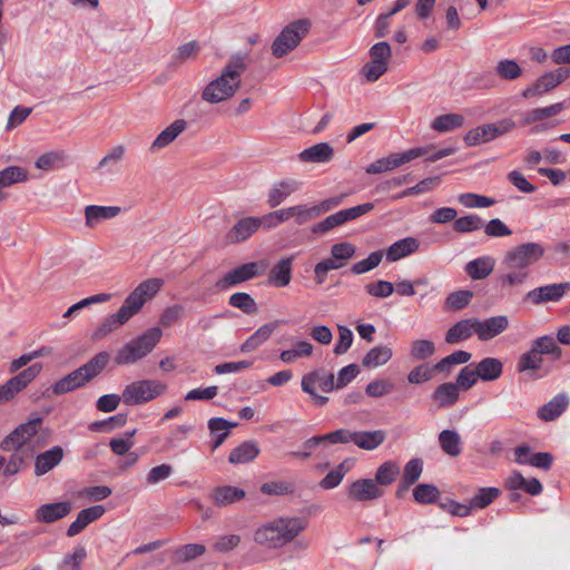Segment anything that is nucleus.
<instances>
[{"mask_svg":"<svg viewBox=\"0 0 570 570\" xmlns=\"http://www.w3.org/2000/svg\"><path fill=\"white\" fill-rule=\"evenodd\" d=\"M248 60L247 52L233 55L223 68L220 76L203 89V100L218 104L233 97L240 87V76L247 69Z\"/></svg>","mask_w":570,"mask_h":570,"instance_id":"obj_1","label":"nucleus"},{"mask_svg":"<svg viewBox=\"0 0 570 570\" xmlns=\"http://www.w3.org/2000/svg\"><path fill=\"white\" fill-rule=\"evenodd\" d=\"M544 253V247L539 243H524L509 250L502 262L509 272L501 281L510 286L522 284L529 275V266L539 262Z\"/></svg>","mask_w":570,"mask_h":570,"instance_id":"obj_2","label":"nucleus"},{"mask_svg":"<svg viewBox=\"0 0 570 570\" xmlns=\"http://www.w3.org/2000/svg\"><path fill=\"white\" fill-rule=\"evenodd\" d=\"M307 527L301 518H278L262 524L254 533V541L269 549H277L293 541Z\"/></svg>","mask_w":570,"mask_h":570,"instance_id":"obj_3","label":"nucleus"},{"mask_svg":"<svg viewBox=\"0 0 570 570\" xmlns=\"http://www.w3.org/2000/svg\"><path fill=\"white\" fill-rule=\"evenodd\" d=\"M109 360L108 352L97 353L87 363L57 381L52 386V393L61 395L82 387L102 372Z\"/></svg>","mask_w":570,"mask_h":570,"instance_id":"obj_4","label":"nucleus"},{"mask_svg":"<svg viewBox=\"0 0 570 570\" xmlns=\"http://www.w3.org/2000/svg\"><path fill=\"white\" fill-rule=\"evenodd\" d=\"M163 332L158 326L150 327L144 334L126 343L115 355L118 365L134 364L146 357L159 343Z\"/></svg>","mask_w":570,"mask_h":570,"instance_id":"obj_5","label":"nucleus"},{"mask_svg":"<svg viewBox=\"0 0 570 570\" xmlns=\"http://www.w3.org/2000/svg\"><path fill=\"white\" fill-rule=\"evenodd\" d=\"M312 27L308 19H298L287 24L272 43V55L283 58L294 50L307 36Z\"/></svg>","mask_w":570,"mask_h":570,"instance_id":"obj_6","label":"nucleus"},{"mask_svg":"<svg viewBox=\"0 0 570 570\" xmlns=\"http://www.w3.org/2000/svg\"><path fill=\"white\" fill-rule=\"evenodd\" d=\"M166 390L167 384L160 381L140 380L126 385L121 397L126 405H138L160 396Z\"/></svg>","mask_w":570,"mask_h":570,"instance_id":"obj_7","label":"nucleus"},{"mask_svg":"<svg viewBox=\"0 0 570 570\" xmlns=\"http://www.w3.org/2000/svg\"><path fill=\"white\" fill-rule=\"evenodd\" d=\"M368 55L370 61L362 67V75L367 81L374 82L387 71L392 49L387 41H380L370 48Z\"/></svg>","mask_w":570,"mask_h":570,"instance_id":"obj_8","label":"nucleus"},{"mask_svg":"<svg viewBox=\"0 0 570 570\" xmlns=\"http://www.w3.org/2000/svg\"><path fill=\"white\" fill-rule=\"evenodd\" d=\"M514 126L515 124L512 119L504 118L469 130L463 139L466 146H476L511 131Z\"/></svg>","mask_w":570,"mask_h":570,"instance_id":"obj_9","label":"nucleus"},{"mask_svg":"<svg viewBox=\"0 0 570 570\" xmlns=\"http://www.w3.org/2000/svg\"><path fill=\"white\" fill-rule=\"evenodd\" d=\"M41 424V416H30L27 422L19 424L11 433H9L2 440L0 448L3 451L20 450L29 440H31L38 433Z\"/></svg>","mask_w":570,"mask_h":570,"instance_id":"obj_10","label":"nucleus"},{"mask_svg":"<svg viewBox=\"0 0 570 570\" xmlns=\"http://www.w3.org/2000/svg\"><path fill=\"white\" fill-rule=\"evenodd\" d=\"M164 285V281L151 277L141 282L124 301L126 308L136 315L144 304L154 298Z\"/></svg>","mask_w":570,"mask_h":570,"instance_id":"obj_11","label":"nucleus"},{"mask_svg":"<svg viewBox=\"0 0 570 570\" xmlns=\"http://www.w3.org/2000/svg\"><path fill=\"white\" fill-rule=\"evenodd\" d=\"M428 155V148L424 147H417L412 148L402 153L391 154L387 157L377 159L376 161L372 163L367 166L366 173L367 174H381L384 171L393 170L406 163H410L413 159H416L422 156Z\"/></svg>","mask_w":570,"mask_h":570,"instance_id":"obj_12","label":"nucleus"},{"mask_svg":"<svg viewBox=\"0 0 570 570\" xmlns=\"http://www.w3.org/2000/svg\"><path fill=\"white\" fill-rule=\"evenodd\" d=\"M570 76V70L567 68H558L554 71L546 72L539 77L532 85L528 86L521 92L524 99L540 97L563 82Z\"/></svg>","mask_w":570,"mask_h":570,"instance_id":"obj_13","label":"nucleus"},{"mask_svg":"<svg viewBox=\"0 0 570 570\" xmlns=\"http://www.w3.org/2000/svg\"><path fill=\"white\" fill-rule=\"evenodd\" d=\"M262 274L263 268H261L259 263L249 262L226 273L219 281H217L216 287L219 289H227L246 281L258 277Z\"/></svg>","mask_w":570,"mask_h":570,"instance_id":"obj_14","label":"nucleus"},{"mask_svg":"<svg viewBox=\"0 0 570 570\" xmlns=\"http://www.w3.org/2000/svg\"><path fill=\"white\" fill-rule=\"evenodd\" d=\"M256 216H243L235 220L224 235L225 245H237L248 240L258 232Z\"/></svg>","mask_w":570,"mask_h":570,"instance_id":"obj_15","label":"nucleus"},{"mask_svg":"<svg viewBox=\"0 0 570 570\" xmlns=\"http://www.w3.org/2000/svg\"><path fill=\"white\" fill-rule=\"evenodd\" d=\"M569 289L570 283L568 282L549 284L528 292L524 299L534 305H540L547 302H559Z\"/></svg>","mask_w":570,"mask_h":570,"instance_id":"obj_16","label":"nucleus"},{"mask_svg":"<svg viewBox=\"0 0 570 570\" xmlns=\"http://www.w3.org/2000/svg\"><path fill=\"white\" fill-rule=\"evenodd\" d=\"M384 495V490L372 479H358L347 488V497L353 501H372Z\"/></svg>","mask_w":570,"mask_h":570,"instance_id":"obj_17","label":"nucleus"},{"mask_svg":"<svg viewBox=\"0 0 570 570\" xmlns=\"http://www.w3.org/2000/svg\"><path fill=\"white\" fill-rule=\"evenodd\" d=\"M514 460L518 464H529L548 471L551 469L554 458L550 452H537L531 454V448L527 444H522L514 449Z\"/></svg>","mask_w":570,"mask_h":570,"instance_id":"obj_18","label":"nucleus"},{"mask_svg":"<svg viewBox=\"0 0 570 570\" xmlns=\"http://www.w3.org/2000/svg\"><path fill=\"white\" fill-rule=\"evenodd\" d=\"M475 335L480 341H489L504 332L509 320L504 315L492 316L487 320L474 318Z\"/></svg>","mask_w":570,"mask_h":570,"instance_id":"obj_19","label":"nucleus"},{"mask_svg":"<svg viewBox=\"0 0 570 570\" xmlns=\"http://www.w3.org/2000/svg\"><path fill=\"white\" fill-rule=\"evenodd\" d=\"M302 390L309 394L315 395V385H318L323 392H332L336 389L334 374L325 373L322 370L308 372L302 377Z\"/></svg>","mask_w":570,"mask_h":570,"instance_id":"obj_20","label":"nucleus"},{"mask_svg":"<svg viewBox=\"0 0 570 570\" xmlns=\"http://www.w3.org/2000/svg\"><path fill=\"white\" fill-rule=\"evenodd\" d=\"M302 188V183L294 178H287L273 184L267 194V205L275 208L281 205L292 194Z\"/></svg>","mask_w":570,"mask_h":570,"instance_id":"obj_21","label":"nucleus"},{"mask_svg":"<svg viewBox=\"0 0 570 570\" xmlns=\"http://www.w3.org/2000/svg\"><path fill=\"white\" fill-rule=\"evenodd\" d=\"M120 212L118 206L88 205L83 210L85 224L92 229L101 222L115 218Z\"/></svg>","mask_w":570,"mask_h":570,"instance_id":"obj_22","label":"nucleus"},{"mask_svg":"<svg viewBox=\"0 0 570 570\" xmlns=\"http://www.w3.org/2000/svg\"><path fill=\"white\" fill-rule=\"evenodd\" d=\"M134 315L122 304L117 313L106 317L92 334L95 340L102 338L127 323Z\"/></svg>","mask_w":570,"mask_h":570,"instance_id":"obj_23","label":"nucleus"},{"mask_svg":"<svg viewBox=\"0 0 570 570\" xmlns=\"http://www.w3.org/2000/svg\"><path fill=\"white\" fill-rule=\"evenodd\" d=\"M334 157V149L328 142H318L302 150L297 158L302 163L324 164Z\"/></svg>","mask_w":570,"mask_h":570,"instance_id":"obj_24","label":"nucleus"},{"mask_svg":"<svg viewBox=\"0 0 570 570\" xmlns=\"http://www.w3.org/2000/svg\"><path fill=\"white\" fill-rule=\"evenodd\" d=\"M71 511L69 501L47 503L40 505L36 511V519L43 523H52L68 515Z\"/></svg>","mask_w":570,"mask_h":570,"instance_id":"obj_25","label":"nucleus"},{"mask_svg":"<svg viewBox=\"0 0 570 570\" xmlns=\"http://www.w3.org/2000/svg\"><path fill=\"white\" fill-rule=\"evenodd\" d=\"M65 452L60 445H56L36 456L35 473L36 475H43L55 466H57L63 459Z\"/></svg>","mask_w":570,"mask_h":570,"instance_id":"obj_26","label":"nucleus"},{"mask_svg":"<svg viewBox=\"0 0 570 570\" xmlns=\"http://www.w3.org/2000/svg\"><path fill=\"white\" fill-rule=\"evenodd\" d=\"M102 505H92L90 508L82 509L76 520L69 525L67 530L68 537H75L79 534L89 523L98 520L105 513Z\"/></svg>","mask_w":570,"mask_h":570,"instance_id":"obj_27","label":"nucleus"},{"mask_svg":"<svg viewBox=\"0 0 570 570\" xmlns=\"http://www.w3.org/2000/svg\"><path fill=\"white\" fill-rule=\"evenodd\" d=\"M187 128L185 119H177L166 127L153 141L150 151L155 153L171 144Z\"/></svg>","mask_w":570,"mask_h":570,"instance_id":"obj_28","label":"nucleus"},{"mask_svg":"<svg viewBox=\"0 0 570 570\" xmlns=\"http://www.w3.org/2000/svg\"><path fill=\"white\" fill-rule=\"evenodd\" d=\"M293 257L278 261L268 273V283L275 287H285L291 283Z\"/></svg>","mask_w":570,"mask_h":570,"instance_id":"obj_29","label":"nucleus"},{"mask_svg":"<svg viewBox=\"0 0 570 570\" xmlns=\"http://www.w3.org/2000/svg\"><path fill=\"white\" fill-rule=\"evenodd\" d=\"M279 321L266 323L258 327L239 347L242 353H250L265 343L278 327Z\"/></svg>","mask_w":570,"mask_h":570,"instance_id":"obj_30","label":"nucleus"},{"mask_svg":"<svg viewBox=\"0 0 570 570\" xmlns=\"http://www.w3.org/2000/svg\"><path fill=\"white\" fill-rule=\"evenodd\" d=\"M475 334L474 318H465L456 322L445 333L444 341L450 345L469 340Z\"/></svg>","mask_w":570,"mask_h":570,"instance_id":"obj_31","label":"nucleus"},{"mask_svg":"<svg viewBox=\"0 0 570 570\" xmlns=\"http://www.w3.org/2000/svg\"><path fill=\"white\" fill-rule=\"evenodd\" d=\"M569 397L566 394H557L547 404L538 410V416L544 422L558 419L568 407Z\"/></svg>","mask_w":570,"mask_h":570,"instance_id":"obj_32","label":"nucleus"},{"mask_svg":"<svg viewBox=\"0 0 570 570\" xmlns=\"http://www.w3.org/2000/svg\"><path fill=\"white\" fill-rule=\"evenodd\" d=\"M460 390L453 382H446L440 384L432 393V400L438 403L440 409L453 406L460 396Z\"/></svg>","mask_w":570,"mask_h":570,"instance_id":"obj_33","label":"nucleus"},{"mask_svg":"<svg viewBox=\"0 0 570 570\" xmlns=\"http://www.w3.org/2000/svg\"><path fill=\"white\" fill-rule=\"evenodd\" d=\"M385 439L384 430L354 431L353 443L362 450L373 451L383 444Z\"/></svg>","mask_w":570,"mask_h":570,"instance_id":"obj_34","label":"nucleus"},{"mask_svg":"<svg viewBox=\"0 0 570 570\" xmlns=\"http://www.w3.org/2000/svg\"><path fill=\"white\" fill-rule=\"evenodd\" d=\"M420 243L414 237H405L393 243L386 249V259L389 262H396L407 255L415 253L419 249Z\"/></svg>","mask_w":570,"mask_h":570,"instance_id":"obj_35","label":"nucleus"},{"mask_svg":"<svg viewBox=\"0 0 570 570\" xmlns=\"http://www.w3.org/2000/svg\"><path fill=\"white\" fill-rule=\"evenodd\" d=\"M495 261L491 256H481L473 261H470L465 265V272L466 274L473 279V281H480L488 277L494 269Z\"/></svg>","mask_w":570,"mask_h":570,"instance_id":"obj_36","label":"nucleus"},{"mask_svg":"<svg viewBox=\"0 0 570 570\" xmlns=\"http://www.w3.org/2000/svg\"><path fill=\"white\" fill-rule=\"evenodd\" d=\"M237 426L236 422H229L223 417H212L208 421L210 435L214 438L212 450H217L229 435V430Z\"/></svg>","mask_w":570,"mask_h":570,"instance_id":"obj_37","label":"nucleus"},{"mask_svg":"<svg viewBox=\"0 0 570 570\" xmlns=\"http://www.w3.org/2000/svg\"><path fill=\"white\" fill-rule=\"evenodd\" d=\"M475 375L479 380L491 382L498 380L502 375L503 364L499 358L484 357L476 365Z\"/></svg>","mask_w":570,"mask_h":570,"instance_id":"obj_38","label":"nucleus"},{"mask_svg":"<svg viewBox=\"0 0 570 570\" xmlns=\"http://www.w3.org/2000/svg\"><path fill=\"white\" fill-rule=\"evenodd\" d=\"M261 450L256 442L244 441L238 446L232 450L228 456V461L232 464H243L255 460Z\"/></svg>","mask_w":570,"mask_h":570,"instance_id":"obj_39","label":"nucleus"},{"mask_svg":"<svg viewBox=\"0 0 570 570\" xmlns=\"http://www.w3.org/2000/svg\"><path fill=\"white\" fill-rule=\"evenodd\" d=\"M212 500L218 507H226L245 498V491L233 485L217 487L212 491Z\"/></svg>","mask_w":570,"mask_h":570,"instance_id":"obj_40","label":"nucleus"},{"mask_svg":"<svg viewBox=\"0 0 570 570\" xmlns=\"http://www.w3.org/2000/svg\"><path fill=\"white\" fill-rule=\"evenodd\" d=\"M439 444L449 456L456 458L462 452V441L455 430H443L439 433Z\"/></svg>","mask_w":570,"mask_h":570,"instance_id":"obj_41","label":"nucleus"},{"mask_svg":"<svg viewBox=\"0 0 570 570\" xmlns=\"http://www.w3.org/2000/svg\"><path fill=\"white\" fill-rule=\"evenodd\" d=\"M471 353L466 351H455L450 355L443 357L434 364V368L439 373H444L448 376L452 372L454 365L465 364L471 360Z\"/></svg>","mask_w":570,"mask_h":570,"instance_id":"obj_42","label":"nucleus"},{"mask_svg":"<svg viewBox=\"0 0 570 570\" xmlns=\"http://www.w3.org/2000/svg\"><path fill=\"white\" fill-rule=\"evenodd\" d=\"M441 492L436 485L431 483H419L413 489V499L419 504L438 503Z\"/></svg>","mask_w":570,"mask_h":570,"instance_id":"obj_43","label":"nucleus"},{"mask_svg":"<svg viewBox=\"0 0 570 570\" xmlns=\"http://www.w3.org/2000/svg\"><path fill=\"white\" fill-rule=\"evenodd\" d=\"M392 355V348L389 346H375L364 355L362 365L365 367H377L386 364Z\"/></svg>","mask_w":570,"mask_h":570,"instance_id":"obj_44","label":"nucleus"},{"mask_svg":"<svg viewBox=\"0 0 570 570\" xmlns=\"http://www.w3.org/2000/svg\"><path fill=\"white\" fill-rule=\"evenodd\" d=\"M400 474V466L393 461H385L382 463L375 473V484L377 487L391 485Z\"/></svg>","mask_w":570,"mask_h":570,"instance_id":"obj_45","label":"nucleus"},{"mask_svg":"<svg viewBox=\"0 0 570 570\" xmlns=\"http://www.w3.org/2000/svg\"><path fill=\"white\" fill-rule=\"evenodd\" d=\"M464 118L459 114H445L438 116L431 124V128L438 132H448L461 128Z\"/></svg>","mask_w":570,"mask_h":570,"instance_id":"obj_46","label":"nucleus"},{"mask_svg":"<svg viewBox=\"0 0 570 570\" xmlns=\"http://www.w3.org/2000/svg\"><path fill=\"white\" fill-rule=\"evenodd\" d=\"M566 108V101L557 102L543 108H534L529 110L523 119L525 125L540 121L544 118L559 115Z\"/></svg>","mask_w":570,"mask_h":570,"instance_id":"obj_47","label":"nucleus"},{"mask_svg":"<svg viewBox=\"0 0 570 570\" xmlns=\"http://www.w3.org/2000/svg\"><path fill=\"white\" fill-rule=\"evenodd\" d=\"M200 51V46L197 41L193 40L179 46L171 57L170 66L178 67L188 60H194Z\"/></svg>","mask_w":570,"mask_h":570,"instance_id":"obj_48","label":"nucleus"},{"mask_svg":"<svg viewBox=\"0 0 570 570\" xmlns=\"http://www.w3.org/2000/svg\"><path fill=\"white\" fill-rule=\"evenodd\" d=\"M501 494V490L495 487L480 488L471 498L470 507L472 509H484L490 505Z\"/></svg>","mask_w":570,"mask_h":570,"instance_id":"obj_49","label":"nucleus"},{"mask_svg":"<svg viewBox=\"0 0 570 570\" xmlns=\"http://www.w3.org/2000/svg\"><path fill=\"white\" fill-rule=\"evenodd\" d=\"M205 551L206 547L202 543H188L177 547L174 550V558L176 562L185 563L203 556Z\"/></svg>","mask_w":570,"mask_h":570,"instance_id":"obj_50","label":"nucleus"},{"mask_svg":"<svg viewBox=\"0 0 570 570\" xmlns=\"http://www.w3.org/2000/svg\"><path fill=\"white\" fill-rule=\"evenodd\" d=\"M41 370L42 365L40 363H35L9 379V381L12 383L11 385L21 392L40 374Z\"/></svg>","mask_w":570,"mask_h":570,"instance_id":"obj_51","label":"nucleus"},{"mask_svg":"<svg viewBox=\"0 0 570 570\" xmlns=\"http://www.w3.org/2000/svg\"><path fill=\"white\" fill-rule=\"evenodd\" d=\"M67 156L62 150H51L40 155L35 166L41 170H51L55 167H60L65 164Z\"/></svg>","mask_w":570,"mask_h":570,"instance_id":"obj_52","label":"nucleus"},{"mask_svg":"<svg viewBox=\"0 0 570 570\" xmlns=\"http://www.w3.org/2000/svg\"><path fill=\"white\" fill-rule=\"evenodd\" d=\"M228 304L232 307L238 308L248 315L256 314L258 311V306L255 299L248 293L245 292H237L230 295Z\"/></svg>","mask_w":570,"mask_h":570,"instance_id":"obj_53","label":"nucleus"},{"mask_svg":"<svg viewBox=\"0 0 570 570\" xmlns=\"http://www.w3.org/2000/svg\"><path fill=\"white\" fill-rule=\"evenodd\" d=\"M531 346L537 350V352L542 356L551 355L553 358L558 360L562 355V351L560 346L557 344V341L549 335H544L541 337L535 338Z\"/></svg>","mask_w":570,"mask_h":570,"instance_id":"obj_54","label":"nucleus"},{"mask_svg":"<svg viewBox=\"0 0 570 570\" xmlns=\"http://www.w3.org/2000/svg\"><path fill=\"white\" fill-rule=\"evenodd\" d=\"M440 184V177H428L421 181H419L416 185L409 187L404 189L403 191L399 193L397 195H394L392 199L397 200L404 197L413 196L423 194L426 191H430L434 189Z\"/></svg>","mask_w":570,"mask_h":570,"instance_id":"obj_55","label":"nucleus"},{"mask_svg":"<svg viewBox=\"0 0 570 570\" xmlns=\"http://www.w3.org/2000/svg\"><path fill=\"white\" fill-rule=\"evenodd\" d=\"M27 179L28 173L26 169L19 166H9L0 170V189Z\"/></svg>","mask_w":570,"mask_h":570,"instance_id":"obj_56","label":"nucleus"},{"mask_svg":"<svg viewBox=\"0 0 570 570\" xmlns=\"http://www.w3.org/2000/svg\"><path fill=\"white\" fill-rule=\"evenodd\" d=\"M543 358L542 356L534 350L532 346L531 348L523 353L519 362L517 364L518 372H527V371H537L542 366Z\"/></svg>","mask_w":570,"mask_h":570,"instance_id":"obj_57","label":"nucleus"},{"mask_svg":"<svg viewBox=\"0 0 570 570\" xmlns=\"http://www.w3.org/2000/svg\"><path fill=\"white\" fill-rule=\"evenodd\" d=\"M356 247L350 242H341L332 245L331 256L336 261L337 264H342V267L355 256Z\"/></svg>","mask_w":570,"mask_h":570,"instance_id":"obj_58","label":"nucleus"},{"mask_svg":"<svg viewBox=\"0 0 570 570\" xmlns=\"http://www.w3.org/2000/svg\"><path fill=\"white\" fill-rule=\"evenodd\" d=\"M483 226V219L476 214H469L466 216L455 218L453 223V229L456 233H471L479 230Z\"/></svg>","mask_w":570,"mask_h":570,"instance_id":"obj_59","label":"nucleus"},{"mask_svg":"<svg viewBox=\"0 0 570 570\" xmlns=\"http://www.w3.org/2000/svg\"><path fill=\"white\" fill-rule=\"evenodd\" d=\"M473 297V292L469 289L455 291L448 295L445 306L451 311H460L466 307Z\"/></svg>","mask_w":570,"mask_h":570,"instance_id":"obj_60","label":"nucleus"},{"mask_svg":"<svg viewBox=\"0 0 570 570\" xmlns=\"http://www.w3.org/2000/svg\"><path fill=\"white\" fill-rule=\"evenodd\" d=\"M382 259V250L372 252L366 258L353 264L351 267V273L355 275L367 273L377 267L381 264Z\"/></svg>","mask_w":570,"mask_h":570,"instance_id":"obj_61","label":"nucleus"},{"mask_svg":"<svg viewBox=\"0 0 570 570\" xmlns=\"http://www.w3.org/2000/svg\"><path fill=\"white\" fill-rule=\"evenodd\" d=\"M291 216L296 225L302 226L317 218V210L314 206L308 207L305 204L291 206Z\"/></svg>","mask_w":570,"mask_h":570,"instance_id":"obj_62","label":"nucleus"},{"mask_svg":"<svg viewBox=\"0 0 570 570\" xmlns=\"http://www.w3.org/2000/svg\"><path fill=\"white\" fill-rule=\"evenodd\" d=\"M498 76L504 80H514L522 75L521 67L512 59L500 60L495 67Z\"/></svg>","mask_w":570,"mask_h":570,"instance_id":"obj_63","label":"nucleus"},{"mask_svg":"<svg viewBox=\"0 0 570 570\" xmlns=\"http://www.w3.org/2000/svg\"><path fill=\"white\" fill-rule=\"evenodd\" d=\"M435 353V345L430 340H416L412 343L411 357L416 361L429 358Z\"/></svg>","mask_w":570,"mask_h":570,"instance_id":"obj_64","label":"nucleus"}]
</instances>
